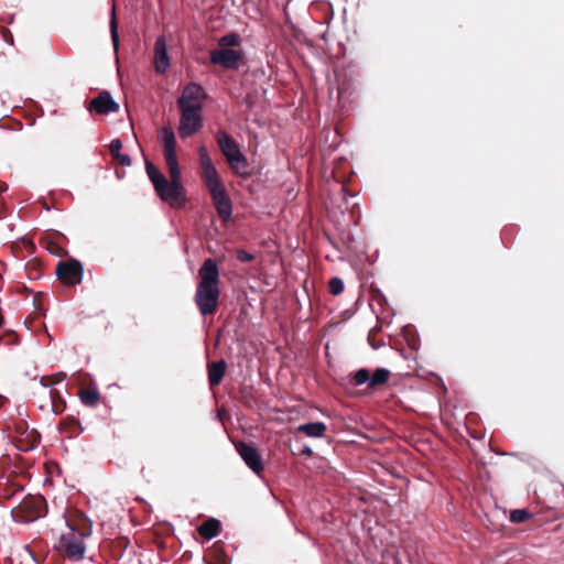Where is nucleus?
I'll list each match as a JSON object with an SVG mask.
<instances>
[{"label": "nucleus", "instance_id": "obj_1", "mask_svg": "<svg viewBox=\"0 0 564 564\" xmlns=\"http://www.w3.org/2000/svg\"><path fill=\"white\" fill-rule=\"evenodd\" d=\"M159 137L163 145L170 181L149 161L145 162L147 174L161 200L167 203L171 207L181 208L185 206L186 198L176 156L175 134L172 128L163 127L159 131Z\"/></svg>", "mask_w": 564, "mask_h": 564}, {"label": "nucleus", "instance_id": "obj_2", "mask_svg": "<svg viewBox=\"0 0 564 564\" xmlns=\"http://www.w3.org/2000/svg\"><path fill=\"white\" fill-rule=\"evenodd\" d=\"M200 281L195 294V303L203 315L213 314L219 299V270L213 259H206L198 271Z\"/></svg>", "mask_w": 564, "mask_h": 564}, {"label": "nucleus", "instance_id": "obj_3", "mask_svg": "<svg viewBox=\"0 0 564 564\" xmlns=\"http://www.w3.org/2000/svg\"><path fill=\"white\" fill-rule=\"evenodd\" d=\"M219 148L227 159L230 167L238 174H246L247 160L241 153L237 142L224 131L216 134Z\"/></svg>", "mask_w": 564, "mask_h": 564}, {"label": "nucleus", "instance_id": "obj_4", "mask_svg": "<svg viewBox=\"0 0 564 564\" xmlns=\"http://www.w3.org/2000/svg\"><path fill=\"white\" fill-rule=\"evenodd\" d=\"M206 94L196 83L187 84L177 99L178 110L202 112Z\"/></svg>", "mask_w": 564, "mask_h": 564}, {"label": "nucleus", "instance_id": "obj_5", "mask_svg": "<svg viewBox=\"0 0 564 564\" xmlns=\"http://www.w3.org/2000/svg\"><path fill=\"white\" fill-rule=\"evenodd\" d=\"M84 534H76L73 530L64 534L59 541V547L63 550L64 554L73 561H78L83 558L85 554V544L83 541Z\"/></svg>", "mask_w": 564, "mask_h": 564}, {"label": "nucleus", "instance_id": "obj_6", "mask_svg": "<svg viewBox=\"0 0 564 564\" xmlns=\"http://www.w3.org/2000/svg\"><path fill=\"white\" fill-rule=\"evenodd\" d=\"M180 112L181 117L177 132L182 139H187L200 130L203 127V116L202 112L189 110H180Z\"/></svg>", "mask_w": 564, "mask_h": 564}, {"label": "nucleus", "instance_id": "obj_7", "mask_svg": "<svg viewBox=\"0 0 564 564\" xmlns=\"http://www.w3.org/2000/svg\"><path fill=\"white\" fill-rule=\"evenodd\" d=\"M56 274L63 282L75 285L82 282L84 269L82 263L76 260L58 262Z\"/></svg>", "mask_w": 564, "mask_h": 564}, {"label": "nucleus", "instance_id": "obj_8", "mask_svg": "<svg viewBox=\"0 0 564 564\" xmlns=\"http://www.w3.org/2000/svg\"><path fill=\"white\" fill-rule=\"evenodd\" d=\"M390 376L389 370L384 368H378L370 373L367 369L361 368L354 375V382L356 386L367 383L369 388H376L379 384H383L388 381Z\"/></svg>", "mask_w": 564, "mask_h": 564}, {"label": "nucleus", "instance_id": "obj_9", "mask_svg": "<svg viewBox=\"0 0 564 564\" xmlns=\"http://www.w3.org/2000/svg\"><path fill=\"white\" fill-rule=\"evenodd\" d=\"M209 56L213 64L226 69H237L241 59V54L231 48L214 50Z\"/></svg>", "mask_w": 564, "mask_h": 564}, {"label": "nucleus", "instance_id": "obj_10", "mask_svg": "<svg viewBox=\"0 0 564 564\" xmlns=\"http://www.w3.org/2000/svg\"><path fill=\"white\" fill-rule=\"evenodd\" d=\"M236 448L246 463V465L257 475H259L263 469V463L260 454L256 449L254 446L240 442L236 445Z\"/></svg>", "mask_w": 564, "mask_h": 564}, {"label": "nucleus", "instance_id": "obj_11", "mask_svg": "<svg viewBox=\"0 0 564 564\" xmlns=\"http://www.w3.org/2000/svg\"><path fill=\"white\" fill-rule=\"evenodd\" d=\"M170 67L167 55V45L164 36H159L154 45V69L159 74H164Z\"/></svg>", "mask_w": 564, "mask_h": 564}, {"label": "nucleus", "instance_id": "obj_12", "mask_svg": "<svg viewBox=\"0 0 564 564\" xmlns=\"http://www.w3.org/2000/svg\"><path fill=\"white\" fill-rule=\"evenodd\" d=\"M217 213L224 220H228L232 214V205L225 187L209 192Z\"/></svg>", "mask_w": 564, "mask_h": 564}, {"label": "nucleus", "instance_id": "obj_13", "mask_svg": "<svg viewBox=\"0 0 564 564\" xmlns=\"http://www.w3.org/2000/svg\"><path fill=\"white\" fill-rule=\"evenodd\" d=\"M89 109H94L101 115H107L109 112L118 111L119 105L113 100L112 96L108 91H102L90 101Z\"/></svg>", "mask_w": 564, "mask_h": 564}, {"label": "nucleus", "instance_id": "obj_14", "mask_svg": "<svg viewBox=\"0 0 564 564\" xmlns=\"http://www.w3.org/2000/svg\"><path fill=\"white\" fill-rule=\"evenodd\" d=\"M202 178L209 192L225 187L213 162L200 164Z\"/></svg>", "mask_w": 564, "mask_h": 564}, {"label": "nucleus", "instance_id": "obj_15", "mask_svg": "<svg viewBox=\"0 0 564 564\" xmlns=\"http://www.w3.org/2000/svg\"><path fill=\"white\" fill-rule=\"evenodd\" d=\"M226 364L224 360L213 362L208 367V381L212 387L217 386L225 373Z\"/></svg>", "mask_w": 564, "mask_h": 564}, {"label": "nucleus", "instance_id": "obj_16", "mask_svg": "<svg viewBox=\"0 0 564 564\" xmlns=\"http://www.w3.org/2000/svg\"><path fill=\"white\" fill-rule=\"evenodd\" d=\"M220 522L215 518H210L199 527L198 532L205 539L212 540L218 534Z\"/></svg>", "mask_w": 564, "mask_h": 564}, {"label": "nucleus", "instance_id": "obj_17", "mask_svg": "<svg viewBox=\"0 0 564 564\" xmlns=\"http://www.w3.org/2000/svg\"><path fill=\"white\" fill-rule=\"evenodd\" d=\"M239 43L240 37L235 33L226 34L218 40V45L223 47L237 46Z\"/></svg>", "mask_w": 564, "mask_h": 564}, {"label": "nucleus", "instance_id": "obj_18", "mask_svg": "<svg viewBox=\"0 0 564 564\" xmlns=\"http://www.w3.org/2000/svg\"><path fill=\"white\" fill-rule=\"evenodd\" d=\"M110 34H111V40H112L113 46L117 50L118 45H119V33H118V23H117L116 15H115V9H112V17L110 20Z\"/></svg>", "mask_w": 564, "mask_h": 564}, {"label": "nucleus", "instance_id": "obj_19", "mask_svg": "<svg viewBox=\"0 0 564 564\" xmlns=\"http://www.w3.org/2000/svg\"><path fill=\"white\" fill-rule=\"evenodd\" d=\"M530 518V513L524 509H516L510 513V521L513 523L524 522Z\"/></svg>", "mask_w": 564, "mask_h": 564}, {"label": "nucleus", "instance_id": "obj_20", "mask_svg": "<svg viewBox=\"0 0 564 564\" xmlns=\"http://www.w3.org/2000/svg\"><path fill=\"white\" fill-rule=\"evenodd\" d=\"M344 291V282L339 278H333L329 281V292L333 295H338Z\"/></svg>", "mask_w": 564, "mask_h": 564}, {"label": "nucleus", "instance_id": "obj_21", "mask_svg": "<svg viewBox=\"0 0 564 564\" xmlns=\"http://www.w3.org/2000/svg\"><path fill=\"white\" fill-rule=\"evenodd\" d=\"M99 399V394L96 391H84L82 393V400L86 404H95Z\"/></svg>", "mask_w": 564, "mask_h": 564}, {"label": "nucleus", "instance_id": "obj_22", "mask_svg": "<svg viewBox=\"0 0 564 564\" xmlns=\"http://www.w3.org/2000/svg\"><path fill=\"white\" fill-rule=\"evenodd\" d=\"M299 431L306 433L308 436L316 437L317 436V422L301 425L299 427Z\"/></svg>", "mask_w": 564, "mask_h": 564}, {"label": "nucleus", "instance_id": "obj_23", "mask_svg": "<svg viewBox=\"0 0 564 564\" xmlns=\"http://www.w3.org/2000/svg\"><path fill=\"white\" fill-rule=\"evenodd\" d=\"M121 149H122V142L119 139H113L109 144V150L113 158H116L117 155H119L121 153L120 152Z\"/></svg>", "mask_w": 564, "mask_h": 564}, {"label": "nucleus", "instance_id": "obj_24", "mask_svg": "<svg viewBox=\"0 0 564 564\" xmlns=\"http://www.w3.org/2000/svg\"><path fill=\"white\" fill-rule=\"evenodd\" d=\"M198 154L200 164L213 162L205 147L198 149Z\"/></svg>", "mask_w": 564, "mask_h": 564}, {"label": "nucleus", "instance_id": "obj_25", "mask_svg": "<svg viewBox=\"0 0 564 564\" xmlns=\"http://www.w3.org/2000/svg\"><path fill=\"white\" fill-rule=\"evenodd\" d=\"M237 259L241 262H249L253 259V256L245 250H238Z\"/></svg>", "mask_w": 564, "mask_h": 564}, {"label": "nucleus", "instance_id": "obj_26", "mask_svg": "<svg viewBox=\"0 0 564 564\" xmlns=\"http://www.w3.org/2000/svg\"><path fill=\"white\" fill-rule=\"evenodd\" d=\"M115 159H116V160H118V161L120 162V164H122V165H127V166H129V165L131 164V159H130V156H129V155H127V154H121V153H120V154H119V155H117Z\"/></svg>", "mask_w": 564, "mask_h": 564}, {"label": "nucleus", "instance_id": "obj_27", "mask_svg": "<svg viewBox=\"0 0 564 564\" xmlns=\"http://www.w3.org/2000/svg\"><path fill=\"white\" fill-rule=\"evenodd\" d=\"M300 455H305L307 457H310L312 454H313V451L310 446L307 445H303L299 452Z\"/></svg>", "mask_w": 564, "mask_h": 564}, {"label": "nucleus", "instance_id": "obj_28", "mask_svg": "<svg viewBox=\"0 0 564 564\" xmlns=\"http://www.w3.org/2000/svg\"><path fill=\"white\" fill-rule=\"evenodd\" d=\"M326 426L324 423L319 422V437L323 436V432L325 431Z\"/></svg>", "mask_w": 564, "mask_h": 564}, {"label": "nucleus", "instance_id": "obj_29", "mask_svg": "<svg viewBox=\"0 0 564 564\" xmlns=\"http://www.w3.org/2000/svg\"><path fill=\"white\" fill-rule=\"evenodd\" d=\"M4 272V265L3 263L0 261V278L2 276V273Z\"/></svg>", "mask_w": 564, "mask_h": 564}, {"label": "nucleus", "instance_id": "obj_30", "mask_svg": "<svg viewBox=\"0 0 564 564\" xmlns=\"http://www.w3.org/2000/svg\"><path fill=\"white\" fill-rule=\"evenodd\" d=\"M326 355H328V345L325 346Z\"/></svg>", "mask_w": 564, "mask_h": 564}]
</instances>
